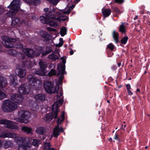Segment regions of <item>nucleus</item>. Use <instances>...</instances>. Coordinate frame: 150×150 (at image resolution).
Here are the masks:
<instances>
[{
    "mask_svg": "<svg viewBox=\"0 0 150 150\" xmlns=\"http://www.w3.org/2000/svg\"><path fill=\"white\" fill-rule=\"evenodd\" d=\"M112 36L115 43H118L119 42L118 39L119 34L115 30L113 31L112 33Z\"/></svg>",
    "mask_w": 150,
    "mask_h": 150,
    "instance_id": "25",
    "label": "nucleus"
},
{
    "mask_svg": "<svg viewBox=\"0 0 150 150\" xmlns=\"http://www.w3.org/2000/svg\"><path fill=\"white\" fill-rule=\"evenodd\" d=\"M65 71L62 70L61 74L60 76H59V81H60V80H63L64 77V74H65Z\"/></svg>",
    "mask_w": 150,
    "mask_h": 150,
    "instance_id": "46",
    "label": "nucleus"
},
{
    "mask_svg": "<svg viewBox=\"0 0 150 150\" xmlns=\"http://www.w3.org/2000/svg\"><path fill=\"white\" fill-rule=\"evenodd\" d=\"M25 54L28 57H34V51L29 48H26L24 50Z\"/></svg>",
    "mask_w": 150,
    "mask_h": 150,
    "instance_id": "20",
    "label": "nucleus"
},
{
    "mask_svg": "<svg viewBox=\"0 0 150 150\" xmlns=\"http://www.w3.org/2000/svg\"><path fill=\"white\" fill-rule=\"evenodd\" d=\"M44 86L46 91L48 93H53L52 90L54 89V85L52 82L48 81L45 82Z\"/></svg>",
    "mask_w": 150,
    "mask_h": 150,
    "instance_id": "8",
    "label": "nucleus"
},
{
    "mask_svg": "<svg viewBox=\"0 0 150 150\" xmlns=\"http://www.w3.org/2000/svg\"><path fill=\"white\" fill-rule=\"evenodd\" d=\"M63 99H59L56 102L57 103H58L61 105H62L63 103Z\"/></svg>",
    "mask_w": 150,
    "mask_h": 150,
    "instance_id": "51",
    "label": "nucleus"
},
{
    "mask_svg": "<svg viewBox=\"0 0 150 150\" xmlns=\"http://www.w3.org/2000/svg\"><path fill=\"white\" fill-rule=\"evenodd\" d=\"M13 146V144L10 140H4L3 142V147L5 149L11 147Z\"/></svg>",
    "mask_w": 150,
    "mask_h": 150,
    "instance_id": "22",
    "label": "nucleus"
},
{
    "mask_svg": "<svg viewBox=\"0 0 150 150\" xmlns=\"http://www.w3.org/2000/svg\"><path fill=\"white\" fill-rule=\"evenodd\" d=\"M10 79L11 80L10 85H13L15 88H16V86L18 84L17 76L15 75H11L10 76Z\"/></svg>",
    "mask_w": 150,
    "mask_h": 150,
    "instance_id": "17",
    "label": "nucleus"
},
{
    "mask_svg": "<svg viewBox=\"0 0 150 150\" xmlns=\"http://www.w3.org/2000/svg\"><path fill=\"white\" fill-rule=\"evenodd\" d=\"M39 142L40 141L39 140L34 139L33 140L32 144L34 146H37L38 145Z\"/></svg>",
    "mask_w": 150,
    "mask_h": 150,
    "instance_id": "42",
    "label": "nucleus"
},
{
    "mask_svg": "<svg viewBox=\"0 0 150 150\" xmlns=\"http://www.w3.org/2000/svg\"><path fill=\"white\" fill-rule=\"evenodd\" d=\"M49 74L50 76H53L56 75V72L55 69H52L49 72Z\"/></svg>",
    "mask_w": 150,
    "mask_h": 150,
    "instance_id": "44",
    "label": "nucleus"
},
{
    "mask_svg": "<svg viewBox=\"0 0 150 150\" xmlns=\"http://www.w3.org/2000/svg\"><path fill=\"white\" fill-rule=\"evenodd\" d=\"M20 1V0H13L10 5L8 6V8L11 10V11L7 12L3 16L7 18L15 15L19 10Z\"/></svg>",
    "mask_w": 150,
    "mask_h": 150,
    "instance_id": "4",
    "label": "nucleus"
},
{
    "mask_svg": "<svg viewBox=\"0 0 150 150\" xmlns=\"http://www.w3.org/2000/svg\"><path fill=\"white\" fill-rule=\"evenodd\" d=\"M28 83L21 85L18 88V90L21 95L28 94L30 91L31 88L37 90L40 89L42 84L39 79L32 76H29Z\"/></svg>",
    "mask_w": 150,
    "mask_h": 150,
    "instance_id": "1",
    "label": "nucleus"
},
{
    "mask_svg": "<svg viewBox=\"0 0 150 150\" xmlns=\"http://www.w3.org/2000/svg\"><path fill=\"white\" fill-rule=\"evenodd\" d=\"M12 121L7 120L3 119L0 120V124L6 125L7 127L12 129H17L18 126L12 124Z\"/></svg>",
    "mask_w": 150,
    "mask_h": 150,
    "instance_id": "9",
    "label": "nucleus"
},
{
    "mask_svg": "<svg viewBox=\"0 0 150 150\" xmlns=\"http://www.w3.org/2000/svg\"><path fill=\"white\" fill-rule=\"evenodd\" d=\"M39 65L40 69L45 71L46 68L47 67V63L42 61H40L39 62Z\"/></svg>",
    "mask_w": 150,
    "mask_h": 150,
    "instance_id": "27",
    "label": "nucleus"
},
{
    "mask_svg": "<svg viewBox=\"0 0 150 150\" xmlns=\"http://www.w3.org/2000/svg\"><path fill=\"white\" fill-rule=\"evenodd\" d=\"M52 48L51 47H47L44 50L42 56H45L47 54H49L52 52Z\"/></svg>",
    "mask_w": 150,
    "mask_h": 150,
    "instance_id": "33",
    "label": "nucleus"
},
{
    "mask_svg": "<svg viewBox=\"0 0 150 150\" xmlns=\"http://www.w3.org/2000/svg\"><path fill=\"white\" fill-rule=\"evenodd\" d=\"M6 96V95L4 92L0 91V100H2Z\"/></svg>",
    "mask_w": 150,
    "mask_h": 150,
    "instance_id": "47",
    "label": "nucleus"
},
{
    "mask_svg": "<svg viewBox=\"0 0 150 150\" xmlns=\"http://www.w3.org/2000/svg\"><path fill=\"white\" fill-rule=\"evenodd\" d=\"M23 65H18L15 70L17 75L20 77H23L25 76V68H27L29 70L31 69L33 64L31 62L26 61L23 63Z\"/></svg>",
    "mask_w": 150,
    "mask_h": 150,
    "instance_id": "3",
    "label": "nucleus"
},
{
    "mask_svg": "<svg viewBox=\"0 0 150 150\" xmlns=\"http://www.w3.org/2000/svg\"><path fill=\"white\" fill-rule=\"evenodd\" d=\"M12 21L11 25L15 26L20 22V19L18 17L15 16L12 18Z\"/></svg>",
    "mask_w": 150,
    "mask_h": 150,
    "instance_id": "26",
    "label": "nucleus"
},
{
    "mask_svg": "<svg viewBox=\"0 0 150 150\" xmlns=\"http://www.w3.org/2000/svg\"><path fill=\"white\" fill-rule=\"evenodd\" d=\"M127 91L129 95L131 96L133 94V93L130 90H128Z\"/></svg>",
    "mask_w": 150,
    "mask_h": 150,
    "instance_id": "58",
    "label": "nucleus"
},
{
    "mask_svg": "<svg viewBox=\"0 0 150 150\" xmlns=\"http://www.w3.org/2000/svg\"><path fill=\"white\" fill-rule=\"evenodd\" d=\"M67 29L65 26H62L60 30V34L62 36H64L67 34Z\"/></svg>",
    "mask_w": 150,
    "mask_h": 150,
    "instance_id": "31",
    "label": "nucleus"
},
{
    "mask_svg": "<svg viewBox=\"0 0 150 150\" xmlns=\"http://www.w3.org/2000/svg\"><path fill=\"white\" fill-rule=\"evenodd\" d=\"M108 80L109 81H112L113 80V79L112 77H110L108 78Z\"/></svg>",
    "mask_w": 150,
    "mask_h": 150,
    "instance_id": "63",
    "label": "nucleus"
},
{
    "mask_svg": "<svg viewBox=\"0 0 150 150\" xmlns=\"http://www.w3.org/2000/svg\"><path fill=\"white\" fill-rule=\"evenodd\" d=\"M102 11L103 16L104 18L108 17L111 13V10L109 8H102Z\"/></svg>",
    "mask_w": 150,
    "mask_h": 150,
    "instance_id": "23",
    "label": "nucleus"
},
{
    "mask_svg": "<svg viewBox=\"0 0 150 150\" xmlns=\"http://www.w3.org/2000/svg\"><path fill=\"white\" fill-rule=\"evenodd\" d=\"M11 99L16 103H19L22 101V96L17 94H12Z\"/></svg>",
    "mask_w": 150,
    "mask_h": 150,
    "instance_id": "13",
    "label": "nucleus"
},
{
    "mask_svg": "<svg viewBox=\"0 0 150 150\" xmlns=\"http://www.w3.org/2000/svg\"><path fill=\"white\" fill-rule=\"evenodd\" d=\"M63 132V129L62 127H59L58 126H57L53 130V135L54 137L57 138L59 135V133Z\"/></svg>",
    "mask_w": 150,
    "mask_h": 150,
    "instance_id": "14",
    "label": "nucleus"
},
{
    "mask_svg": "<svg viewBox=\"0 0 150 150\" xmlns=\"http://www.w3.org/2000/svg\"><path fill=\"white\" fill-rule=\"evenodd\" d=\"M3 141L0 140V148L1 147H3Z\"/></svg>",
    "mask_w": 150,
    "mask_h": 150,
    "instance_id": "60",
    "label": "nucleus"
},
{
    "mask_svg": "<svg viewBox=\"0 0 150 150\" xmlns=\"http://www.w3.org/2000/svg\"><path fill=\"white\" fill-rule=\"evenodd\" d=\"M56 118H57V126H58L59 127V125L61 124L62 122L64 121V119L60 120L58 117Z\"/></svg>",
    "mask_w": 150,
    "mask_h": 150,
    "instance_id": "48",
    "label": "nucleus"
},
{
    "mask_svg": "<svg viewBox=\"0 0 150 150\" xmlns=\"http://www.w3.org/2000/svg\"><path fill=\"white\" fill-rule=\"evenodd\" d=\"M17 135L14 133H2L0 135V137L3 138H11L16 139L17 137Z\"/></svg>",
    "mask_w": 150,
    "mask_h": 150,
    "instance_id": "18",
    "label": "nucleus"
},
{
    "mask_svg": "<svg viewBox=\"0 0 150 150\" xmlns=\"http://www.w3.org/2000/svg\"><path fill=\"white\" fill-rule=\"evenodd\" d=\"M3 42V44L6 48H13L15 45L14 42L16 41V39L10 38L7 36H4L2 37Z\"/></svg>",
    "mask_w": 150,
    "mask_h": 150,
    "instance_id": "6",
    "label": "nucleus"
},
{
    "mask_svg": "<svg viewBox=\"0 0 150 150\" xmlns=\"http://www.w3.org/2000/svg\"><path fill=\"white\" fill-rule=\"evenodd\" d=\"M7 84L6 79L3 76H0V88H5Z\"/></svg>",
    "mask_w": 150,
    "mask_h": 150,
    "instance_id": "19",
    "label": "nucleus"
},
{
    "mask_svg": "<svg viewBox=\"0 0 150 150\" xmlns=\"http://www.w3.org/2000/svg\"><path fill=\"white\" fill-rule=\"evenodd\" d=\"M61 59L62 60V63L63 64H59L58 65V69L59 67H61V70L65 71V65L66 63V59L64 57H62L61 58Z\"/></svg>",
    "mask_w": 150,
    "mask_h": 150,
    "instance_id": "24",
    "label": "nucleus"
},
{
    "mask_svg": "<svg viewBox=\"0 0 150 150\" xmlns=\"http://www.w3.org/2000/svg\"><path fill=\"white\" fill-rule=\"evenodd\" d=\"M57 69L58 71V73H57V76H60V74H61L62 73V70L61 69V67H59V69H58V66L57 67Z\"/></svg>",
    "mask_w": 150,
    "mask_h": 150,
    "instance_id": "52",
    "label": "nucleus"
},
{
    "mask_svg": "<svg viewBox=\"0 0 150 150\" xmlns=\"http://www.w3.org/2000/svg\"><path fill=\"white\" fill-rule=\"evenodd\" d=\"M60 42L58 44H57L55 46L56 47H62L63 44V41L62 38H60L59 39Z\"/></svg>",
    "mask_w": 150,
    "mask_h": 150,
    "instance_id": "43",
    "label": "nucleus"
},
{
    "mask_svg": "<svg viewBox=\"0 0 150 150\" xmlns=\"http://www.w3.org/2000/svg\"><path fill=\"white\" fill-rule=\"evenodd\" d=\"M35 100L38 102H43L46 98V96L45 94L40 93L36 94L35 96Z\"/></svg>",
    "mask_w": 150,
    "mask_h": 150,
    "instance_id": "12",
    "label": "nucleus"
},
{
    "mask_svg": "<svg viewBox=\"0 0 150 150\" xmlns=\"http://www.w3.org/2000/svg\"><path fill=\"white\" fill-rule=\"evenodd\" d=\"M129 38L128 36H126L123 37L120 40L121 44H126Z\"/></svg>",
    "mask_w": 150,
    "mask_h": 150,
    "instance_id": "39",
    "label": "nucleus"
},
{
    "mask_svg": "<svg viewBox=\"0 0 150 150\" xmlns=\"http://www.w3.org/2000/svg\"><path fill=\"white\" fill-rule=\"evenodd\" d=\"M35 132L38 134L42 135V137L41 138L42 140H44L46 138V136L45 134L46 133V129L45 128L42 127H39L37 128Z\"/></svg>",
    "mask_w": 150,
    "mask_h": 150,
    "instance_id": "10",
    "label": "nucleus"
},
{
    "mask_svg": "<svg viewBox=\"0 0 150 150\" xmlns=\"http://www.w3.org/2000/svg\"><path fill=\"white\" fill-rule=\"evenodd\" d=\"M112 11L116 13V15H118L121 13V12L120 9L117 7H113L112 8Z\"/></svg>",
    "mask_w": 150,
    "mask_h": 150,
    "instance_id": "38",
    "label": "nucleus"
},
{
    "mask_svg": "<svg viewBox=\"0 0 150 150\" xmlns=\"http://www.w3.org/2000/svg\"><path fill=\"white\" fill-rule=\"evenodd\" d=\"M45 50V47L42 46H38L36 48V51H34V56H38L40 55L41 54V57H43L42 56L44 51Z\"/></svg>",
    "mask_w": 150,
    "mask_h": 150,
    "instance_id": "11",
    "label": "nucleus"
},
{
    "mask_svg": "<svg viewBox=\"0 0 150 150\" xmlns=\"http://www.w3.org/2000/svg\"><path fill=\"white\" fill-rule=\"evenodd\" d=\"M56 14L55 9L54 8L53 9H50V10L49 11L48 13L45 14L46 16H40V21L43 23L49 25L50 26L57 27L58 26L57 23L49 19V18L56 19Z\"/></svg>",
    "mask_w": 150,
    "mask_h": 150,
    "instance_id": "2",
    "label": "nucleus"
},
{
    "mask_svg": "<svg viewBox=\"0 0 150 150\" xmlns=\"http://www.w3.org/2000/svg\"><path fill=\"white\" fill-rule=\"evenodd\" d=\"M52 110L55 114V116L54 117V119H56L57 117L59 111V110L58 105L57 103L55 102L53 104L52 108Z\"/></svg>",
    "mask_w": 150,
    "mask_h": 150,
    "instance_id": "16",
    "label": "nucleus"
},
{
    "mask_svg": "<svg viewBox=\"0 0 150 150\" xmlns=\"http://www.w3.org/2000/svg\"><path fill=\"white\" fill-rule=\"evenodd\" d=\"M126 87L127 90H131V85L129 84H127L126 85Z\"/></svg>",
    "mask_w": 150,
    "mask_h": 150,
    "instance_id": "55",
    "label": "nucleus"
},
{
    "mask_svg": "<svg viewBox=\"0 0 150 150\" xmlns=\"http://www.w3.org/2000/svg\"><path fill=\"white\" fill-rule=\"evenodd\" d=\"M115 2L117 3L118 4H122L124 2V0H115Z\"/></svg>",
    "mask_w": 150,
    "mask_h": 150,
    "instance_id": "56",
    "label": "nucleus"
},
{
    "mask_svg": "<svg viewBox=\"0 0 150 150\" xmlns=\"http://www.w3.org/2000/svg\"><path fill=\"white\" fill-rule=\"evenodd\" d=\"M25 2L29 5L36 6L40 3L41 1L39 0H25Z\"/></svg>",
    "mask_w": 150,
    "mask_h": 150,
    "instance_id": "21",
    "label": "nucleus"
},
{
    "mask_svg": "<svg viewBox=\"0 0 150 150\" xmlns=\"http://www.w3.org/2000/svg\"><path fill=\"white\" fill-rule=\"evenodd\" d=\"M119 31L122 34L126 33V30L124 23H122V24L120 25L119 28Z\"/></svg>",
    "mask_w": 150,
    "mask_h": 150,
    "instance_id": "28",
    "label": "nucleus"
},
{
    "mask_svg": "<svg viewBox=\"0 0 150 150\" xmlns=\"http://www.w3.org/2000/svg\"><path fill=\"white\" fill-rule=\"evenodd\" d=\"M40 35L41 37L46 42H49L50 40H52V36L47 32L43 31L40 33Z\"/></svg>",
    "mask_w": 150,
    "mask_h": 150,
    "instance_id": "15",
    "label": "nucleus"
},
{
    "mask_svg": "<svg viewBox=\"0 0 150 150\" xmlns=\"http://www.w3.org/2000/svg\"><path fill=\"white\" fill-rule=\"evenodd\" d=\"M47 29L48 31L51 32H55L56 31L55 29L50 27H47Z\"/></svg>",
    "mask_w": 150,
    "mask_h": 150,
    "instance_id": "53",
    "label": "nucleus"
},
{
    "mask_svg": "<svg viewBox=\"0 0 150 150\" xmlns=\"http://www.w3.org/2000/svg\"><path fill=\"white\" fill-rule=\"evenodd\" d=\"M59 89V86H58L57 88V87H55L54 88V91H53V93H57L58 92V91Z\"/></svg>",
    "mask_w": 150,
    "mask_h": 150,
    "instance_id": "54",
    "label": "nucleus"
},
{
    "mask_svg": "<svg viewBox=\"0 0 150 150\" xmlns=\"http://www.w3.org/2000/svg\"><path fill=\"white\" fill-rule=\"evenodd\" d=\"M64 116H65L64 112H62V113L61 117H62V119H64Z\"/></svg>",
    "mask_w": 150,
    "mask_h": 150,
    "instance_id": "59",
    "label": "nucleus"
},
{
    "mask_svg": "<svg viewBox=\"0 0 150 150\" xmlns=\"http://www.w3.org/2000/svg\"><path fill=\"white\" fill-rule=\"evenodd\" d=\"M17 51L13 49H10L8 51V53L11 56L16 57L17 54Z\"/></svg>",
    "mask_w": 150,
    "mask_h": 150,
    "instance_id": "35",
    "label": "nucleus"
},
{
    "mask_svg": "<svg viewBox=\"0 0 150 150\" xmlns=\"http://www.w3.org/2000/svg\"><path fill=\"white\" fill-rule=\"evenodd\" d=\"M107 48L111 50H112L114 49V46L112 43H111L107 45Z\"/></svg>",
    "mask_w": 150,
    "mask_h": 150,
    "instance_id": "45",
    "label": "nucleus"
},
{
    "mask_svg": "<svg viewBox=\"0 0 150 150\" xmlns=\"http://www.w3.org/2000/svg\"><path fill=\"white\" fill-rule=\"evenodd\" d=\"M69 50H71V51L70 52V54L71 55H72L74 54V51L73 50H72L71 49V48H70Z\"/></svg>",
    "mask_w": 150,
    "mask_h": 150,
    "instance_id": "61",
    "label": "nucleus"
},
{
    "mask_svg": "<svg viewBox=\"0 0 150 150\" xmlns=\"http://www.w3.org/2000/svg\"><path fill=\"white\" fill-rule=\"evenodd\" d=\"M51 144L50 143H46L44 144L43 150H50Z\"/></svg>",
    "mask_w": 150,
    "mask_h": 150,
    "instance_id": "41",
    "label": "nucleus"
},
{
    "mask_svg": "<svg viewBox=\"0 0 150 150\" xmlns=\"http://www.w3.org/2000/svg\"><path fill=\"white\" fill-rule=\"evenodd\" d=\"M119 133L116 132L115 134V136L114 137V139L115 140H118L119 142L120 141V140L118 138L119 136Z\"/></svg>",
    "mask_w": 150,
    "mask_h": 150,
    "instance_id": "49",
    "label": "nucleus"
},
{
    "mask_svg": "<svg viewBox=\"0 0 150 150\" xmlns=\"http://www.w3.org/2000/svg\"><path fill=\"white\" fill-rule=\"evenodd\" d=\"M74 6H75L74 5H71V6L70 7V8L71 9H72L74 8Z\"/></svg>",
    "mask_w": 150,
    "mask_h": 150,
    "instance_id": "64",
    "label": "nucleus"
},
{
    "mask_svg": "<svg viewBox=\"0 0 150 150\" xmlns=\"http://www.w3.org/2000/svg\"><path fill=\"white\" fill-rule=\"evenodd\" d=\"M117 66L115 65H113L111 67V69L113 70H116L117 69Z\"/></svg>",
    "mask_w": 150,
    "mask_h": 150,
    "instance_id": "57",
    "label": "nucleus"
},
{
    "mask_svg": "<svg viewBox=\"0 0 150 150\" xmlns=\"http://www.w3.org/2000/svg\"><path fill=\"white\" fill-rule=\"evenodd\" d=\"M17 107V105L10 100L8 99L3 102L2 109L6 112H9L14 110Z\"/></svg>",
    "mask_w": 150,
    "mask_h": 150,
    "instance_id": "5",
    "label": "nucleus"
},
{
    "mask_svg": "<svg viewBox=\"0 0 150 150\" xmlns=\"http://www.w3.org/2000/svg\"><path fill=\"white\" fill-rule=\"evenodd\" d=\"M15 140L16 142H17L18 144H23L24 142L25 139L23 137H18L17 135V137L15 139Z\"/></svg>",
    "mask_w": 150,
    "mask_h": 150,
    "instance_id": "34",
    "label": "nucleus"
},
{
    "mask_svg": "<svg viewBox=\"0 0 150 150\" xmlns=\"http://www.w3.org/2000/svg\"><path fill=\"white\" fill-rule=\"evenodd\" d=\"M35 73L36 74L39 76H43L45 75V71L40 69V70L36 71Z\"/></svg>",
    "mask_w": 150,
    "mask_h": 150,
    "instance_id": "36",
    "label": "nucleus"
},
{
    "mask_svg": "<svg viewBox=\"0 0 150 150\" xmlns=\"http://www.w3.org/2000/svg\"><path fill=\"white\" fill-rule=\"evenodd\" d=\"M28 112L26 111L21 110L19 112V115L20 118L19 120V122L21 123H26L27 122V119L29 118V116L27 113Z\"/></svg>",
    "mask_w": 150,
    "mask_h": 150,
    "instance_id": "7",
    "label": "nucleus"
},
{
    "mask_svg": "<svg viewBox=\"0 0 150 150\" xmlns=\"http://www.w3.org/2000/svg\"><path fill=\"white\" fill-rule=\"evenodd\" d=\"M48 58L50 59H51L53 60H56L57 59H58L57 56L53 53L49 55Z\"/></svg>",
    "mask_w": 150,
    "mask_h": 150,
    "instance_id": "40",
    "label": "nucleus"
},
{
    "mask_svg": "<svg viewBox=\"0 0 150 150\" xmlns=\"http://www.w3.org/2000/svg\"><path fill=\"white\" fill-rule=\"evenodd\" d=\"M15 47L16 48L21 49H22L23 48V45L21 44H20L16 45V46H15Z\"/></svg>",
    "mask_w": 150,
    "mask_h": 150,
    "instance_id": "50",
    "label": "nucleus"
},
{
    "mask_svg": "<svg viewBox=\"0 0 150 150\" xmlns=\"http://www.w3.org/2000/svg\"><path fill=\"white\" fill-rule=\"evenodd\" d=\"M56 13H57L56 16L58 15L59 17H61V18H59V17L56 18V19L59 20L60 22H61V21H65L68 19V17L66 16H61V14L60 13L57 12H56Z\"/></svg>",
    "mask_w": 150,
    "mask_h": 150,
    "instance_id": "29",
    "label": "nucleus"
},
{
    "mask_svg": "<svg viewBox=\"0 0 150 150\" xmlns=\"http://www.w3.org/2000/svg\"><path fill=\"white\" fill-rule=\"evenodd\" d=\"M48 10H49V9L48 8H45L44 9V11L45 12H47L48 11Z\"/></svg>",
    "mask_w": 150,
    "mask_h": 150,
    "instance_id": "62",
    "label": "nucleus"
},
{
    "mask_svg": "<svg viewBox=\"0 0 150 150\" xmlns=\"http://www.w3.org/2000/svg\"><path fill=\"white\" fill-rule=\"evenodd\" d=\"M30 148V147L28 145L25 144H19L18 147V150H28Z\"/></svg>",
    "mask_w": 150,
    "mask_h": 150,
    "instance_id": "30",
    "label": "nucleus"
},
{
    "mask_svg": "<svg viewBox=\"0 0 150 150\" xmlns=\"http://www.w3.org/2000/svg\"><path fill=\"white\" fill-rule=\"evenodd\" d=\"M21 129L23 131L26 133L27 134L30 133L32 130L31 128L25 126L21 128Z\"/></svg>",
    "mask_w": 150,
    "mask_h": 150,
    "instance_id": "32",
    "label": "nucleus"
},
{
    "mask_svg": "<svg viewBox=\"0 0 150 150\" xmlns=\"http://www.w3.org/2000/svg\"><path fill=\"white\" fill-rule=\"evenodd\" d=\"M39 108V105L36 103H34L31 107V109L32 110L37 111Z\"/></svg>",
    "mask_w": 150,
    "mask_h": 150,
    "instance_id": "37",
    "label": "nucleus"
}]
</instances>
